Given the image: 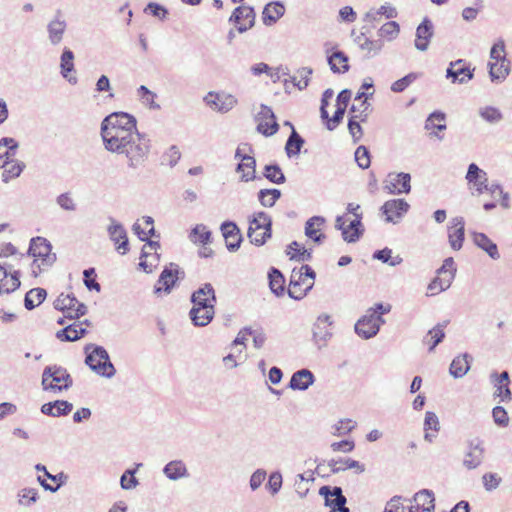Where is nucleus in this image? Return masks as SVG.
<instances>
[{
  "instance_id": "1",
  "label": "nucleus",
  "mask_w": 512,
  "mask_h": 512,
  "mask_svg": "<svg viewBox=\"0 0 512 512\" xmlns=\"http://www.w3.org/2000/svg\"><path fill=\"white\" fill-rule=\"evenodd\" d=\"M101 137L104 148L110 153L124 155L131 169H137L149 157L151 140L138 130H101Z\"/></svg>"
},
{
  "instance_id": "2",
  "label": "nucleus",
  "mask_w": 512,
  "mask_h": 512,
  "mask_svg": "<svg viewBox=\"0 0 512 512\" xmlns=\"http://www.w3.org/2000/svg\"><path fill=\"white\" fill-rule=\"evenodd\" d=\"M390 305L376 303L373 307L366 310V313L355 323V333L362 339L368 340L375 337L380 327L385 323L384 314L389 313Z\"/></svg>"
},
{
  "instance_id": "3",
  "label": "nucleus",
  "mask_w": 512,
  "mask_h": 512,
  "mask_svg": "<svg viewBox=\"0 0 512 512\" xmlns=\"http://www.w3.org/2000/svg\"><path fill=\"white\" fill-rule=\"evenodd\" d=\"M84 352L85 363L93 372L108 379L115 376L116 369L104 347L90 343L84 347Z\"/></svg>"
},
{
  "instance_id": "4",
  "label": "nucleus",
  "mask_w": 512,
  "mask_h": 512,
  "mask_svg": "<svg viewBox=\"0 0 512 512\" xmlns=\"http://www.w3.org/2000/svg\"><path fill=\"white\" fill-rule=\"evenodd\" d=\"M41 384L44 391L61 392L68 390L73 385V380L66 368L50 365L43 370Z\"/></svg>"
},
{
  "instance_id": "5",
  "label": "nucleus",
  "mask_w": 512,
  "mask_h": 512,
  "mask_svg": "<svg viewBox=\"0 0 512 512\" xmlns=\"http://www.w3.org/2000/svg\"><path fill=\"white\" fill-rule=\"evenodd\" d=\"M247 235L250 242L254 245L262 246L265 244L267 239L272 236L271 217L263 211L256 213L249 222Z\"/></svg>"
},
{
  "instance_id": "6",
  "label": "nucleus",
  "mask_w": 512,
  "mask_h": 512,
  "mask_svg": "<svg viewBox=\"0 0 512 512\" xmlns=\"http://www.w3.org/2000/svg\"><path fill=\"white\" fill-rule=\"evenodd\" d=\"M191 302L193 303L192 313L197 318L196 313L202 311L205 318H208L212 313V307L216 304V295L213 286L210 283H205L199 289L193 292L191 296Z\"/></svg>"
},
{
  "instance_id": "7",
  "label": "nucleus",
  "mask_w": 512,
  "mask_h": 512,
  "mask_svg": "<svg viewBox=\"0 0 512 512\" xmlns=\"http://www.w3.org/2000/svg\"><path fill=\"white\" fill-rule=\"evenodd\" d=\"M54 308L62 311L65 318L79 319L87 313V306L73 294H60L54 301Z\"/></svg>"
},
{
  "instance_id": "8",
  "label": "nucleus",
  "mask_w": 512,
  "mask_h": 512,
  "mask_svg": "<svg viewBox=\"0 0 512 512\" xmlns=\"http://www.w3.org/2000/svg\"><path fill=\"white\" fill-rule=\"evenodd\" d=\"M51 251L52 245L46 238L37 236L31 239L28 254L36 258L34 262L41 260L42 266H52L56 261V254Z\"/></svg>"
},
{
  "instance_id": "9",
  "label": "nucleus",
  "mask_w": 512,
  "mask_h": 512,
  "mask_svg": "<svg viewBox=\"0 0 512 512\" xmlns=\"http://www.w3.org/2000/svg\"><path fill=\"white\" fill-rule=\"evenodd\" d=\"M138 130L136 118L127 112H112L101 122V130Z\"/></svg>"
},
{
  "instance_id": "10",
  "label": "nucleus",
  "mask_w": 512,
  "mask_h": 512,
  "mask_svg": "<svg viewBox=\"0 0 512 512\" xmlns=\"http://www.w3.org/2000/svg\"><path fill=\"white\" fill-rule=\"evenodd\" d=\"M345 216H337L335 227L342 232L343 239L348 243L357 242L364 233L362 224V215H356V218L346 224Z\"/></svg>"
},
{
  "instance_id": "11",
  "label": "nucleus",
  "mask_w": 512,
  "mask_h": 512,
  "mask_svg": "<svg viewBox=\"0 0 512 512\" xmlns=\"http://www.w3.org/2000/svg\"><path fill=\"white\" fill-rule=\"evenodd\" d=\"M322 497L324 505L330 508L329 512H350L346 506L347 498L339 486H322Z\"/></svg>"
},
{
  "instance_id": "12",
  "label": "nucleus",
  "mask_w": 512,
  "mask_h": 512,
  "mask_svg": "<svg viewBox=\"0 0 512 512\" xmlns=\"http://www.w3.org/2000/svg\"><path fill=\"white\" fill-rule=\"evenodd\" d=\"M255 120L257 121L256 130L266 137L273 136L279 130V124L276 121L274 112L265 104L260 105V110Z\"/></svg>"
},
{
  "instance_id": "13",
  "label": "nucleus",
  "mask_w": 512,
  "mask_h": 512,
  "mask_svg": "<svg viewBox=\"0 0 512 512\" xmlns=\"http://www.w3.org/2000/svg\"><path fill=\"white\" fill-rule=\"evenodd\" d=\"M204 102L212 110L223 114L228 113L238 104V100L234 95L214 91L207 93L204 97Z\"/></svg>"
},
{
  "instance_id": "14",
  "label": "nucleus",
  "mask_w": 512,
  "mask_h": 512,
  "mask_svg": "<svg viewBox=\"0 0 512 512\" xmlns=\"http://www.w3.org/2000/svg\"><path fill=\"white\" fill-rule=\"evenodd\" d=\"M411 176L405 172H392L384 181V189L392 195L408 194L411 191Z\"/></svg>"
},
{
  "instance_id": "15",
  "label": "nucleus",
  "mask_w": 512,
  "mask_h": 512,
  "mask_svg": "<svg viewBox=\"0 0 512 512\" xmlns=\"http://www.w3.org/2000/svg\"><path fill=\"white\" fill-rule=\"evenodd\" d=\"M183 277L184 271H182L177 264L170 263L160 274L157 285L154 287V293L159 294L161 291L170 293L175 282Z\"/></svg>"
},
{
  "instance_id": "16",
  "label": "nucleus",
  "mask_w": 512,
  "mask_h": 512,
  "mask_svg": "<svg viewBox=\"0 0 512 512\" xmlns=\"http://www.w3.org/2000/svg\"><path fill=\"white\" fill-rule=\"evenodd\" d=\"M409 208L410 205L406 200L391 199L386 201L380 210L385 216V222L396 224L404 217Z\"/></svg>"
},
{
  "instance_id": "17",
  "label": "nucleus",
  "mask_w": 512,
  "mask_h": 512,
  "mask_svg": "<svg viewBox=\"0 0 512 512\" xmlns=\"http://www.w3.org/2000/svg\"><path fill=\"white\" fill-rule=\"evenodd\" d=\"M229 22L235 24L239 33H244L254 26L255 12L252 7L238 6L234 9Z\"/></svg>"
},
{
  "instance_id": "18",
  "label": "nucleus",
  "mask_w": 512,
  "mask_h": 512,
  "mask_svg": "<svg viewBox=\"0 0 512 512\" xmlns=\"http://www.w3.org/2000/svg\"><path fill=\"white\" fill-rule=\"evenodd\" d=\"M474 70L467 66L464 60L458 59L449 64L446 78L451 79L452 83L466 84L473 79Z\"/></svg>"
},
{
  "instance_id": "19",
  "label": "nucleus",
  "mask_w": 512,
  "mask_h": 512,
  "mask_svg": "<svg viewBox=\"0 0 512 512\" xmlns=\"http://www.w3.org/2000/svg\"><path fill=\"white\" fill-rule=\"evenodd\" d=\"M108 219L110 221V225L107 228L109 238L116 246V250L124 255L129 250L127 231L124 226L113 217H109Z\"/></svg>"
},
{
  "instance_id": "20",
  "label": "nucleus",
  "mask_w": 512,
  "mask_h": 512,
  "mask_svg": "<svg viewBox=\"0 0 512 512\" xmlns=\"http://www.w3.org/2000/svg\"><path fill=\"white\" fill-rule=\"evenodd\" d=\"M312 286L313 282L307 277H304L303 272L293 269L288 287V295L292 299L300 300L306 295L307 291H309Z\"/></svg>"
},
{
  "instance_id": "21",
  "label": "nucleus",
  "mask_w": 512,
  "mask_h": 512,
  "mask_svg": "<svg viewBox=\"0 0 512 512\" xmlns=\"http://www.w3.org/2000/svg\"><path fill=\"white\" fill-rule=\"evenodd\" d=\"M465 239V221L462 216L453 217L448 224V242L450 247L458 251Z\"/></svg>"
},
{
  "instance_id": "22",
  "label": "nucleus",
  "mask_w": 512,
  "mask_h": 512,
  "mask_svg": "<svg viewBox=\"0 0 512 512\" xmlns=\"http://www.w3.org/2000/svg\"><path fill=\"white\" fill-rule=\"evenodd\" d=\"M490 381L495 388L494 397L500 399V402H510L512 400V392L510 390V377L507 371H503L498 374L497 372H492L490 374Z\"/></svg>"
},
{
  "instance_id": "23",
  "label": "nucleus",
  "mask_w": 512,
  "mask_h": 512,
  "mask_svg": "<svg viewBox=\"0 0 512 512\" xmlns=\"http://www.w3.org/2000/svg\"><path fill=\"white\" fill-rule=\"evenodd\" d=\"M484 459V448L482 441L474 439L468 443V451L464 455L463 465L468 470L476 469L481 465Z\"/></svg>"
},
{
  "instance_id": "24",
  "label": "nucleus",
  "mask_w": 512,
  "mask_h": 512,
  "mask_svg": "<svg viewBox=\"0 0 512 512\" xmlns=\"http://www.w3.org/2000/svg\"><path fill=\"white\" fill-rule=\"evenodd\" d=\"M220 229L225 239L227 249L231 252L238 250L242 242V235L236 223L225 221L221 224Z\"/></svg>"
},
{
  "instance_id": "25",
  "label": "nucleus",
  "mask_w": 512,
  "mask_h": 512,
  "mask_svg": "<svg viewBox=\"0 0 512 512\" xmlns=\"http://www.w3.org/2000/svg\"><path fill=\"white\" fill-rule=\"evenodd\" d=\"M433 36L432 22L426 17L416 29L415 47L419 51H426Z\"/></svg>"
},
{
  "instance_id": "26",
  "label": "nucleus",
  "mask_w": 512,
  "mask_h": 512,
  "mask_svg": "<svg viewBox=\"0 0 512 512\" xmlns=\"http://www.w3.org/2000/svg\"><path fill=\"white\" fill-rule=\"evenodd\" d=\"M66 27L67 23L62 18L61 12L58 11L54 19L47 25L48 39L52 45H57L62 41Z\"/></svg>"
},
{
  "instance_id": "27",
  "label": "nucleus",
  "mask_w": 512,
  "mask_h": 512,
  "mask_svg": "<svg viewBox=\"0 0 512 512\" xmlns=\"http://www.w3.org/2000/svg\"><path fill=\"white\" fill-rule=\"evenodd\" d=\"M466 179L469 183H472L476 191L481 194L484 190H488V178L485 171L481 170L475 163H471L468 166Z\"/></svg>"
},
{
  "instance_id": "28",
  "label": "nucleus",
  "mask_w": 512,
  "mask_h": 512,
  "mask_svg": "<svg viewBox=\"0 0 512 512\" xmlns=\"http://www.w3.org/2000/svg\"><path fill=\"white\" fill-rule=\"evenodd\" d=\"M86 333L87 330L83 327V323L74 322L57 331L56 337L60 341L73 342L82 338Z\"/></svg>"
},
{
  "instance_id": "29",
  "label": "nucleus",
  "mask_w": 512,
  "mask_h": 512,
  "mask_svg": "<svg viewBox=\"0 0 512 512\" xmlns=\"http://www.w3.org/2000/svg\"><path fill=\"white\" fill-rule=\"evenodd\" d=\"M473 243L483 251H485L490 258L498 260L500 254L497 245L484 233L473 232L472 233Z\"/></svg>"
},
{
  "instance_id": "30",
  "label": "nucleus",
  "mask_w": 512,
  "mask_h": 512,
  "mask_svg": "<svg viewBox=\"0 0 512 512\" xmlns=\"http://www.w3.org/2000/svg\"><path fill=\"white\" fill-rule=\"evenodd\" d=\"M471 360L472 357L468 353L456 356L449 367L450 375L456 379L464 377L470 370Z\"/></svg>"
},
{
  "instance_id": "31",
  "label": "nucleus",
  "mask_w": 512,
  "mask_h": 512,
  "mask_svg": "<svg viewBox=\"0 0 512 512\" xmlns=\"http://www.w3.org/2000/svg\"><path fill=\"white\" fill-rule=\"evenodd\" d=\"M60 69L62 77L70 84L75 85L77 83V77L69 75V73L74 71V53L68 48H65L61 54Z\"/></svg>"
},
{
  "instance_id": "32",
  "label": "nucleus",
  "mask_w": 512,
  "mask_h": 512,
  "mask_svg": "<svg viewBox=\"0 0 512 512\" xmlns=\"http://www.w3.org/2000/svg\"><path fill=\"white\" fill-rule=\"evenodd\" d=\"M410 503H417L422 508V512H433L435 509V496L432 490L422 489L415 493L411 499H407Z\"/></svg>"
},
{
  "instance_id": "33",
  "label": "nucleus",
  "mask_w": 512,
  "mask_h": 512,
  "mask_svg": "<svg viewBox=\"0 0 512 512\" xmlns=\"http://www.w3.org/2000/svg\"><path fill=\"white\" fill-rule=\"evenodd\" d=\"M320 465L318 464L314 471H308L303 474H298L295 479V491L299 495L300 498L305 497L309 490L311 485L314 483V473H318Z\"/></svg>"
},
{
  "instance_id": "34",
  "label": "nucleus",
  "mask_w": 512,
  "mask_h": 512,
  "mask_svg": "<svg viewBox=\"0 0 512 512\" xmlns=\"http://www.w3.org/2000/svg\"><path fill=\"white\" fill-rule=\"evenodd\" d=\"M314 382V375L307 369L295 372L289 382V388L293 390H306Z\"/></svg>"
},
{
  "instance_id": "35",
  "label": "nucleus",
  "mask_w": 512,
  "mask_h": 512,
  "mask_svg": "<svg viewBox=\"0 0 512 512\" xmlns=\"http://www.w3.org/2000/svg\"><path fill=\"white\" fill-rule=\"evenodd\" d=\"M489 77L493 83L499 84L505 81L510 73V62H489Z\"/></svg>"
},
{
  "instance_id": "36",
  "label": "nucleus",
  "mask_w": 512,
  "mask_h": 512,
  "mask_svg": "<svg viewBox=\"0 0 512 512\" xmlns=\"http://www.w3.org/2000/svg\"><path fill=\"white\" fill-rule=\"evenodd\" d=\"M163 474L172 481H177L189 476L186 465L181 460H173L163 468Z\"/></svg>"
},
{
  "instance_id": "37",
  "label": "nucleus",
  "mask_w": 512,
  "mask_h": 512,
  "mask_svg": "<svg viewBox=\"0 0 512 512\" xmlns=\"http://www.w3.org/2000/svg\"><path fill=\"white\" fill-rule=\"evenodd\" d=\"M327 62L334 73H345L349 70L348 56L342 51L336 50L329 54L327 50Z\"/></svg>"
},
{
  "instance_id": "38",
  "label": "nucleus",
  "mask_w": 512,
  "mask_h": 512,
  "mask_svg": "<svg viewBox=\"0 0 512 512\" xmlns=\"http://www.w3.org/2000/svg\"><path fill=\"white\" fill-rule=\"evenodd\" d=\"M285 13V7L281 2L268 3L263 10V22L265 25L275 24Z\"/></svg>"
},
{
  "instance_id": "39",
  "label": "nucleus",
  "mask_w": 512,
  "mask_h": 512,
  "mask_svg": "<svg viewBox=\"0 0 512 512\" xmlns=\"http://www.w3.org/2000/svg\"><path fill=\"white\" fill-rule=\"evenodd\" d=\"M446 324H437L432 329H430L426 336L423 338V343L429 345V352H432L435 347L441 343L445 337V328Z\"/></svg>"
},
{
  "instance_id": "40",
  "label": "nucleus",
  "mask_w": 512,
  "mask_h": 512,
  "mask_svg": "<svg viewBox=\"0 0 512 512\" xmlns=\"http://www.w3.org/2000/svg\"><path fill=\"white\" fill-rule=\"evenodd\" d=\"M304 144V139L297 133L294 127H292L291 134L289 135L286 144L285 152L289 158L297 156Z\"/></svg>"
},
{
  "instance_id": "41",
  "label": "nucleus",
  "mask_w": 512,
  "mask_h": 512,
  "mask_svg": "<svg viewBox=\"0 0 512 512\" xmlns=\"http://www.w3.org/2000/svg\"><path fill=\"white\" fill-rule=\"evenodd\" d=\"M354 41L361 50L367 51L369 54L372 53V55L378 54L383 47L381 40H371L364 33L356 36Z\"/></svg>"
},
{
  "instance_id": "42",
  "label": "nucleus",
  "mask_w": 512,
  "mask_h": 512,
  "mask_svg": "<svg viewBox=\"0 0 512 512\" xmlns=\"http://www.w3.org/2000/svg\"><path fill=\"white\" fill-rule=\"evenodd\" d=\"M47 296V292L43 288H33L29 290L24 299V306L27 310H33L35 307L40 305Z\"/></svg>"
},
{
  "instance_id": "43",
  "label": "nucleus",
  "mask_w": 512,
  "mask_h": 512,
  "mask_svg": "<svg viewBox=\"0 0 512 512\" xmlns=\"http://www.w3.org/2000/svg\"><path fill=\"white\" fill-rule=\"evenodd\" d=\"M256 160L253 156H243V162L237 165V172H242L241 180L248 182L255 178Z\"/></svg>"
},
{
  "instance_id": "44",
  "label": "nucleus",
  "mask_w": 512,
  "mask_h": 512,
  "mask_svg": "<svg viewBox=\"0 0 512 512\" xmlns=\"http://www.w3.org/2000/svg\"><path fill=\"white\" fill-rule=\"evenodd\" d=\"M189 239L195 244L207 245L211 242V231L204 224H197L191 230Z\"/></svg>"
},
{
  "instance_id": "45",
  "label": "nucleus",
  "mask_w": 512,
  "mask_h": 512,
  "mask_svg": "<svg viewBox=\"0 0 512 512\" xmlns=\"http://www.w3.org/2000/svg\"><path fill=\"white\" fill-rule=\"evenodd\" d=\"M18 147L19 144L14 138L4 137L0 139V168L12 162L7 160V151L16 152Z\"/></svg>"
},
{
  "instance_id": "46",
  "label": "nucleus",
  "mask_w": 512,
  "mask_h": 512,
  "mask_svg": "<svg viewBox=\"0 0 512 512\" xmlns=\"http://www.w3.org/2000/svg\"><path fill=\"white\" fill-rule=\"evenodd\" d=\"M453 281V274L447 273V275H439L435 277L428 285V290L432 295L438 294L442 291L447 290Z\"/></svg>"
},
{
  "instance_id": "47",
  "label": "nucleus",
  "mask_w": 512,
  "mask_h": 512,
  "mask_svg": "<svg viewBox=\"0 0 512 512\" xmlns=\"http://www.w3.org/2000/svg\"><path fill=\"white\" fill-rule=\"evenodd\" d=\"M268 276L271 291L277 296L283 295L285 291V279L282 273L278 269L272 268Z\"/></svg>"
},
{
  "instance_id": "48",
  "label": "nucleus",
  "mask_w": 512,
  "mask_h": 512,
  "mask_svg": "<svg viewBox=\"0 0 512 512\" xmlns=\"http://www.w3.org/2000/svg\"><path fill=\"white\" fill-rule=\"evenodd\" d=\"M142 465V463H137L134 469H127L121 475L120 486L123 490H132L139 485V481L135 477V474Z\"/></svg>"
},
{
  "instance_id": "49",
  "label": "nucleus",
  "mask_w": 512,
  "mask_h": 512,
  "mask_svg": "<svg viewBox=\"0 0 512 512\" xmlns=\"http://www.w3.org/2000/svg\"><path fill=\"white\" fill-rule=\"evenodd\" d=\"M281 197V191L279 189H261L258 192V200L264 207H272L276 201Z\"/></svg>"
},
{
  "instance_id": "50",
  "label": "nucleus",
  "mask_w": 512,
  "mask_h": 512,
  "mask_svg": "<svg viewBox=\"0 0 512 512\" xmlns=\"http://www.w3.org/2000/svg\"><path fill=\"white\" fill-rule=\"evenodd\" d=\"M373 259L379 260L383 263H386L392 267H395L402 263L403 259L399 256H392V250L388 247H385L381 250H376L373 253Z\"/></svg>"
},
{
  "instance_id": "51",
  "label": "nucleus",
  "mask_w": 512,
  "mask_h": 512,
  "mask_svg": "<svg viewBox=\"0 0 512 512\" xmlns=\"http://www.w3.org/2000/svg\"><path fill=\"white\" fill-rule=\"evenodd\" d=\"M264 177L274 184H283L286 177L277 164H269L264 167Z\"/></svg>"
},
{
  "instance_id": "52",
  "label": "nucleus",
  "mask_w": 512,
  "mask_h": 512,
  "mask_svg": "<svg viewBox=\"0 0 512 512\" xmlns=\"http://www.w3.org/2000/svg\"><path fill=\"white\" fill-rule=\"evenodd\" d=\"M9 273L10 274L7 275V278H5L3 282H0V294H9L18 289L21 284L19 280V271L14 270L13 272Z\"/></svg>"
},
{
  "instance_id": "53",
  "label": "nucleus",
  "mask_w": 512,
  "mask_h": 512,
  "mask_svg": "<svg viewBox=\"0 0 512 512\" xmlns=\"http://www.w3.org/2000/svg\"><path fill=\"white\" fill-rule=\"evenodd\" d=\"M480 117L489 124H497L503 120V114L497 107L486 106L480 108Z\"/></svg>"
},
{
  "instance_id": "54",
  "label": "nucleus",
  "mask_w": 512,
  "mask_h": 512,
  "mask_svg": "<svg viewBox=\"0 0 512 512\" xmlns=\"http://www.w3.org/2000/svg\"><path fill=\"white\" fill-rule=\"evenodd\" d=\"M420 76H421L420 73H416V72L408 73L404 77L393 82L391 85V90L395 93H401L406 88H408L413 82H415Z\"/></svg>"
},
{
  "instance_id": "55",
  "label": "nucleus",
  "mask_w": 512,
  "mask_h": 512,
  "mask_svg": "<svg viewBox=\"0 0 512 512\" xmlns=\"http://www.w3.org/2000/svg\"><path fill=\"white\" fill-rule=\"evenodd\" d=\"M137 95L139 96L141 102L148 106L150 109H160V105L154 101L156 94L149 90L145 85H141L137 89Z\"/></svg>"
},
{
  "instance_id": "56",
  "label": "nucleus",
  "mask_w": 512,
  "mask_h": 512,
  "mask_svg": "<svg viewBox=\"0 0 512 512\" xmlns=\"http://www.w3.org/2000/svg\"><path fill=\"white\" fill-rule=\"evenodd\" d=\"M320 216L311 217L305 225V235L314 242H320Z\"/></svg>"
},
{
  "instance_id": "57",
  "label": "nucleus",
  "mask_w": 512,
  "mask_h": 512,
  "mask_svg": "<svg viewBox=\"0 0 512 512\" xmlns=\"http://www.w3.org/2000/svg\"><path fill=\"white\" fill-rule=\"evenodd\" d=\"M446 116L444 113L435 111L431 113L425 122L426 129L436 128L439 131H443L446 129V124L444 123Z\"/></svg>"
},
{
  "instance_id": "58",
  "label": "nucleus",
  "mask_w": 512,
  "mask_h": 512,
  "mask_svg": "<svg viewBox=\"0 0 512 512\" xmlns=\"http://www.w3.org/2000/svg\"><path fill=\"white\" fill-rule=\"evenodd\" d=\"M25 168V164L21 161L11 162L5 166L2 174L3 182L7 183L10 179L19 177Z\"/></svg>"
},
{
  "instance_id": "59",
  "label": "nucleus",
  "mask_w": 512,
  "mask_h": 512,
  "mask_svg": "<svg viewBox=\"0 0 512 512\" xmlns=\"http://www.w3.org/2000/svg\"><path fill=\"white\" fill-rule=\"evenodd\" d=\"M356 423L351 419H341L338 423L331 426V434L342 436L352 431Z\"/></svg>"
},
{
  "instance_id": "60",
  "label": "nucleus",
  "mask_w": 512,
  "mask_h": 512,
  "mask_svg": "<svg viewBox=\"0 0 512 512\" xmlns=\"http://www.w3.org/2000/svg\"><path fill=\"white\" fill-rule=\"evenodd\" d=\"M345 111H346V109H343V107L338 106L336 111L334 112L333 116L331 118H329L328 112L325 110L324 107H322V119L327 120V128L329 130H333L334 128H336V126L343 119Z\"/></svg>"
},
{
  "instance_id": "61",
  "label": "nucleus",
  "mask_w": 512,
  "mask_h": 512,
  "mask_svg": "<svg viewBox=\"0 0 512 512\" xmlns=\"http://www.w3.org/2000/svg\"><path fill=\"white\" fill-rule=\"evenodd\" d=\"M355 161L361 169H367L370 167V153L367 147L361 145L357 147L355 151Z\"/></svg>"
},
{
  "instance_id": "62",
  "label": "nucleus",
  "mask_w": 512,
  "mask_h": 512,
  "mask_svg": "<svg viewBox=\"0 0 512 512\" xmlns=\"http://www.w3.org/2000/svg\"><path fill=\"white\" fill-rule=\"evenodd\" d=\"M369 103L366 99L362 100L359 105L353 104L350 108V117L357 118L362 122H365L368 118Z\"/></svg>"
},
{
  "instance_id": "63",
  "label": "nucleus",
  "mask_w": 512,
  "mask_h": 512,
  "mask_svg": "<svg viewBox=\"0 0 512 512\" xmlns=\"http://www.w3.org/2000/svg\"><path fill=\"white\" fill-rule=\"evenodd\" d=\"M490 59L492 62L509 61L505 55V43L502 39H499L494 43L490 50Z\"/></svg>"
},
{
  "instance_id": "64",
  "label": "nucleus",
  "mask_w": 512,
  "mask_h": 512,
  "mask_svg": "<svg viewBox=\"0 0 512 512\" xmlns=\"http://www.w3.org/2000/svg\"><path fill=\"white\" fill-rule=\"evenodd\" d=\"M19 503L24 506H30L38 499V490L35 488H24L19 492Z\"/></svg>"
}]
</instances>
